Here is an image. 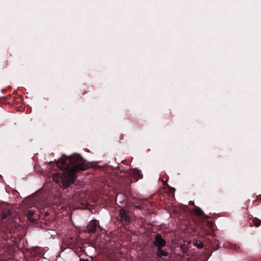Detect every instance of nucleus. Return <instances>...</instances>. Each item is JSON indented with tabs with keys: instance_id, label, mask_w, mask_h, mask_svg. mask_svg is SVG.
I'll return each instance as SVG.
<instances>
[{
	"instance_id": "obj_1",
	"label": "nucleus",
	"mask_w": 261,
	"mask_h": 261,
	"mask_svg": "<svg viewBox=\"0 0 261 261\" xmlns=\"http://www.w3.org/2000/svg\"><path fill=\"white\" fill-rule=\"evenodd\" d=\"M57 165L61 169H67L63 173H56L53 176V179L56 182H62L64 188H68L73 182L74 175L76 172L86 169V165L79 161L77 155L63 157L57 161Z\"/></svg>"
},
{
	"instance_id": "obj_2",
	"label": "nucleus",
	"mask_w": 261,
	"mask_h": 261,
	"mask_svg": "<svg viewBox=\"0 0 261 261\" xmlns=\"http://www.w3.org/2000/svg\"><path fill=\"white\" fill-rule=\"evenodd\" d=\"M97 226V222L96 220H91L87 226V229L90 232H94Z\"/></svg>"
},
{
	"instance_id": "obj_3",
	"label": "nucleus",
	"mask_w": 261,
	"mask_h": 261,
	"mask_svg": "<svg viewBox=\"0 0 261 261\" xmlns=\"http://www.w3.org/2000/svg\"><path fill=\"white\" fill-rule=\"evenodd\" d=\"M154 243L156 246H158L159 247H162L165 245V242L160 236L158 235L156 236L155 240L154 241Z\"/></svg>"
},
{
	"instance_id": "obj_4",
	"label": "nucleus",
	"mask_w": 261,
	"mask_h": 261,
	"mask_svg": "<svg viewBox=\"0 0 261 261\" xmlns=\"http://www.w3.org/2000/svg\"><path fill=\"white\" fill-rule=\"evenodd\" d=\"M120 213V216H121V220L122 221H124L126 222H128L129 217L127 215V214L126 213V212L124 210L121 209Z\"/></svg>"
},
{
	"instance_id": "obj_5",
	"label": "nucleus",
	"mask_w": 261,
	"mask_h": 261,
	"mask_svg": "<svg viewBox=\"0 0 261 261\" xmlns=\"http://www.w3.org/2000/svg\"><path fill=\"white\" fill-rule=\"evenodd\" d=\"M193 244L195 246H197L199 248L202 247V243L200 241L195 240L194 241Z\"/></svg>"
},
{
	"instance_id": "obj_6",
	"label": "nucleus",
	"mask_w": 261,
	"mask_h": 261,
	"mask_svg": "<svg viewBox=\"0 0 261 261\" xmlns=\"http://www.w3.org/2000/svg\"><path fill=\"white\" fill-rule=\"evenodd\" d=\"M194 212H195L196 214H197V215H202V214H203V211H202V210L200 208H199V207H196L195 208V209H194Z\"/></svg>"
},
{
	"instance_id": "obj_7",
	"label": "nucleus",
	"mask_w": 261,
	"mask_h": 261,
	"mask_svg": "<svg viewBox=\"0 0 261 261\" xmlns=\"http://www.w3.org/2000/svg\"><path fill=\"white\" fill-rule=\"evenodd\" d=\"M158 255L159 256H166L167 255V253L166 252H164L161 249H159L158 250Z\"/></svg>"
},
{
	"instance_id": "obj_8",
	"label": "nucleus",
	"mask_w": 261,
	"mask_h": 261,
	"mask_svg": "<svg viewBox=\"0 0 261 261\" xmlns=\"http://www.w3.org/2000/svg\"><path fill=\"white\" fill-rule=\"evenodd\" d=\"M11 213L10 212H8L7 214H3L2 215V218L4 219L7 217L8 216L11 215Z\"/></svg>"
},
{
	"instance_id": "obj_9",
	"label": "nucleus",
	"mask_w": 261,
	"mask_h": 261,
	"mask_svg": "<svg viewBox=\"0 0 261 261\" xmlns=\"http://www.w3.org/2000/svg\"><path fill=\"white\" fill-rule=\"evenodd\" d=\"M189 204H191V205H194V201H189Z\"/></svg>"
},
{
	"instance_id": "obj_10",
	"label": "nucleus",
	"mask_w": 261,
	"mask_h": 261,
	"mask_svg": "<svg viewBox=\"0 0 261 261\" xmlns=\"http://www.w3.org/2000/svg\"><path fill=\"white\" fill-rule=\"evenodd\" d=\"M260 224V222H259L258 223H255V225L257 226H259V225Z\"/></svg>"
},
{
	"instance_id": "obj_11",
	"label": "nucleus",
	"mask_w": 261,
	"mask_h": 261,
	"mask_svg": "<svg viewBox=\"0 0 261 261\" xmlns=\"http://www.w3.org/2000/svg\"><path fill=\"white\" fill-rule=\"evenodd\" d=\"M30 215V216H32L33 215V213L31 212Z\"/></svg>"
}]
</instances>
